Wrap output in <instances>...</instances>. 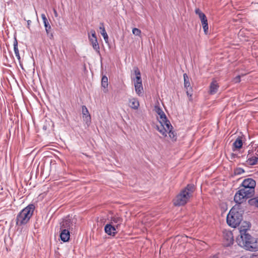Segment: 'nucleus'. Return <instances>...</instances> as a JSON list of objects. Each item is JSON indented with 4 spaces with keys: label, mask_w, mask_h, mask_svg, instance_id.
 Returning <instances> with one entry per match:
<instances>
[{
    "label": "nucleus",
    "mask_w": 258,
    "mask_h": 258,
    "mask_svg": "<svg viewBox=\"0 0 258 258\" xmlns=\"http://www.w3.org/2000/svg\"><path fill=\"white\" fill-rule=\"evenodd\" d=\"M249 258H258V254H256L254 253L252 254Z\"/></svg>",
    "instance_id": "obj_37"
},
{
    "label": "nucleus",
    "mask_w": 258,
    "mask_h": 258,
    "mask_svg": "<svg viewBox=\"0 0 258 258\" xmlns=\"http://www.w3.org/2000/svg\"><path fill=\"white\" fill-rule=\"evenodd\" d=\"M256 183L254 180L252 178L245 179L241 183V186L243 190L247 192V194H249L253 196L254 194V188Z\"/></svg>",
    "instance_id": "obj_5"
},
{
    "label": "nucleus",
    "mask_w": 258,
    "mask_h": 258,
    "mask_svg": "<svg viewBox=\"0 0 258 258\" xmlns=\"http://www.w3.org/2000/svg\"><path fill=\"white\" fill-rule=\"evenodd\" d=\"M230 156H231V159H234L236 157H237V155L236 154H234L233 153H231L230 154Z\"/></svg>",
    "instance_id": "obj_36"
},
{
    "label": "nucleus",
    "mask_w": 258,
    "mask_h": 258,
    "mask_svg": "<svg viewBox=\"0 0 258 258\" xmlns=\"http://www.w3.org/2000/svg\"><path fill=\"white\" fill-rule=\"evenodd\" d=\"M195 13L198 15L201 21V23L203 26L204 31L206 34H207L208 32V24L207 18L201 10L199 8H197L195 10Z\"/></svg>",
    "instance_id": "obj_9"
},
{
    "label": "nucleus",
    "mask_w": 258,
    "mask_h": 258,
    "mask_svg": "<svg viewBox=\"0 0 258 258\" xmlns=\"http://www.w3.org/2000/svg\"><path fill=\"white\" fill-rule=\"evenodd\" d=\"M155 111L159 115H160L161 114H162L164 112L162 109L158 106H155Z\"/></svg>",
    "instance_id": "obj_32"
},
{
    "label": "nucleus",
    "mask_w": 258,
    "mask_h": 258,
    "mask_svg": "<svg viewBox=\"0 0 258 258\" xmlns=\"http://www.w3.org/2000/svg\"><path fill=\"white\" fill-rule=\"evenodd\" d=\"M88 37L93 49L97 53L100 54V47L98 43L97 38L91 39V36L89 33H88Z\"/></svg>",
    "instance_id": "obj_17"
},
{
    "label": "nucleus",
    "mask_w": 258,
    "mask_h": 258,
    "mask_svg": "<svg viewBox=\"0 0 258 258\" xmlns=\"http://www.w3.org/2000/svg\"><path fill=\"white\" fill-rule=\"evenodd\" d=\"M35 209L33 204H30L21 210L16 218V224L17 225H23L28 223L32 217Z\"/></svg>",
    "instance_id": "obj_4"
},
{
    "label": "nucleus",
    "mask_w": 258,
    "mask_h": 258,
    "mask_svg": "<svg viewBox=\"0 0 258 258\" xmlns=\"http://www.w3.org/2000/svg\"><path fill=\"white\" fill-rule=\"evenodd\" d=\"M70 232L71 231L65 229L63 230H60V240L64 242H68L70 238Z\"/></svg>",
    "instance_id": "obj_14"
},
{
    "label": "nucleus",
    "mask_w": 258,
    "mask_h": 258,
    "mask_svg": "<svg viewBox=\"0 0 258 258\" xmlns=\"http://www.w3.org/2000/svg\"><path fill=\"white\" fill-rule=\"evenodd\" d=\"M82 112L83 114V118L87 125H89L91 122V115L89 111L85 105L82 106Z\"/></svg>",
    "instance_id": "obj_13"
},
{
    "label": "nucleus",
    "mask_w": 258,
    "mask_h": 258,
    "mask_svg": "<svg viewBox=\"0 0 258 258\" xmlns=\"http://www.w3.org/2000/svg\"><path fill=\"white\" fill-rule=\"evenodd\" d=\"M257 153H256V155H257V156H258V150H257Z\"/></svg>",
    "instance_id": "obj_42"
},
{
    "label": "nucleus",
    "mask_w": 258,
    "mask_h": 258,
    "mask_svg": "<svg viewBox=\"0 0 258 258\" xmlns=\"http://www.w3.org/2000/svg\"><path fill=\"white\" fill-rule=\"evenodd\" d=\"M244 172V170L240 167H237L234 170V173L235 175H240Z\"/></svg>",
    "instance_id": "obj_28"
},
{
    "label": "nucleus",
    "mask_w": 258,
    "mask_h": 258,
    "mask_svg": "<svg viewBox=\"0 0 258 258\" xmlns=\"http://www.w3.org/2000/svg\"><path fill=\"white\" fill-rule=\"evenodd\" d=\"M183 79H184V86L186 89V93L188 96L189 95L190 97L191 96V94H189V91L191 90V87H190V84L189 82V79L186 73L183 74Z\"/></svg>",
    "instance_id": "obj_15"
},
{
    "label": "nucleus",
    "mask_w": 258,
    "mask_h": 258,
    "mask_svg": "<svg viewBox=\"0 0 258 258\" xmlns=\"http://www.w3.org/2000/svg\"><path fill=\"white\" fill-rule=\"evenodd\" d=\"M118 228H116L112 224L108 223L104 227L105 232L108 235L115 236L117 233V230Z\"/></svg>",
    "instance_id": "obj_12"
},
{
    "label": "nucleus",
    "mask_w": 258,
    "mask_h": 258,
    "mask_svg": "<svg viewBox=\"0 0 258 258\" xmlns=\"http://www.w3.org/2000/svg\"><path fill=\"white\" fill-rule=\"evenodd\" d=\"M257 202H258V199H257ZM256 207H258V202L256 203Z\"/></svg>",
    "instance_id": "obj_41"
},
{
    "label": "nucleus",
    "mask_w": 258,
    "mask_h": 258,
    "mask_svg": "<svg viewBox=\"0 0 258 258\" xmlns=\"http://www.w3.org/2000/svg\"><path fill=\"white\" fill-rule=\"evenodd\" d=\"M257 202H257L256 198L251 199L249 200L248 201V203L250 205L254 206L255 207H256V203H257Z\"/></svg>",
    "instance_id": "obj_30"
},
{
    "label": "nucleus",
    "mask_w": 258,
    "mask_h": 258,
    "mask_svg": "<svg viewBox=\"0 0 258 258\" xmlns=\"http://www.w3.org/2000/svg\"><path fill=\"white\" fill-rule=\"evenodd\" d=\"M167 133L169 134V136L173 141H175L177 139L176 134L172 130L168 131Z\"/></svg>",
    "instance_id": "obj_26"
},
{
    "label": "nucleus",
    "mask_w": 258,
    "mask_h": 258,
    "mask_svg": "<svg viewBox=\"0 0 258 258\" xmlns=\"http://www.w3.org/2000/svg\"><path fill=\"white\" fill-rule=\"evenodd\" d=\"M27 27H28V28H29V26H30V25L31 23V20H28L27 21Z\"/></svg>",
    "instance_id": "obj_39"
},
{
    "label": "nucleus",
    "mask_w": 258,
    "mask_h": 258,
    "mask_svg": "<svg viewBox=\"0 0 258 258\" xmlns=\"http://www.w3.org/2000/svg\"><path fill=\"white\" fill-rule=\"evenodd\" d=\"M101 26L99 27L100 30H101V34L102 35L106 43H107L108 41V36L105 31L104 24L103 23H100Z\"/></svg>",
    "instance_id": "obj_19"
},
{
    "label": "nucleus",
    "mask_w": 258,
    "mask_h": 258,
    "mask_svg": "<svg viewBox=\"0 0 258 258\" xmlns=\"http://www.w3.org/2000/svg\"><path fill=\"white\" fill-rule=\"evenodd\" d=\"M41 17L43 20V23L48 21V20L47 19L46 16L44 14H42L41 15Z\"/></svg>",
    "instance_id": "obj_35"
},
{
    "label": "nucleus",
    "mask_w": 258,
    "mask_h": 258,
    "mask_svg": "<svg viewBox=\"0 0 258 258\" xmlns=\"http://www.w3.org/2000/svg\"><path fill=\"white\" fill-rule=\"evenodd\" d=\"M53 13H54V16H55V17H57V16H58V14H57V13L56 10L55 9H53Z\"/></svg>",
    "instance_id": "obj_38"
},
{
    "label": "nucleus",
    "mask_w": 258,
    "mask_h": 258,
    "mask_svg": "<svg viewBox=\"0 0 258 258\" xmlns=\"http://www.w3.org/2000/svg\"><path fill=\"white\" fill-rule=\"evenodd\" d=\"M219 85L217 81L215 80L213 81L210 85L209 93L211 95L216 94L218 90Z\"/></svg>",
    "instance_id": "obj_18"
},
{
    "label": "nucleus",
    "mask_w": 258,
    "mask_h": 258,
    "mask_svg": "<svg viewBox=\"0 0 258 258\" xmlns=\"http://www.w3.org/2000/svg\"><path fill=\"white\" fill-rule=\"evenodd\" d=\"M243 212L238 205L233 206L227 216L228 225L233 228L239 226L243 219Z\"/></svg>",
    "instance_id": "obj_2"
},
{
    "label": "nucleus",
    "mask_w": 258,
    "mask_h": 258,
    "mask_svg": "<svg viewBox=\"0 0 258 258\" xmlns=\"http://www.w3.org/2000/svg\"><path fill=\"white\" fill-rule=\"evenodd\" d=\"M135 88L136 93L140 96L142 93L143 90L142 83L135 82Z\"/></svg>",
    "instance_id": "obj_21"
},
{
    "label": "nucleus",
    "mask_w": 258,
    "mask_h": 258,
    "mask_svg": "<svg viewBox=\"0 0 258 258\" xmlns=\"http://www.w3.org/2000/svg\"><path fill=\"white\" fill-rule=\"evenodd\" d=\"M76 219H72L70 216L62 219L60 222V230L66 229L70 231H72L75 227Z\"/></svg>",
    "instance_id": "obj_7"
},
{
    "label": "nucleus",
    "mask_w": 258,
    "mask_h": 258,
    "mask_svg": "<svg viewBox=\"0 0 258 258\" xmlns=\"http://www.w3.org/2000/svg\"><path fill=\"white\" fill-rule=\"evenodd\" d=\"M249 223L243 222L239 227L240 235L236 238L237 244L246 250L255 252L258 251V238L252 237L248 233Z\"/></svg>",
    "instance_id": "obj_1"
},
{
    "label": "nucleus",
    "mask_w": 258,
    "mask_h": 258,
    "mask_svg": "<svg viewBox=\"0 0 258 258\" xmlns=\"http://www.w3.org/2000/svg\"><path fill=\"white\" fill-rule=\"evenodd\" d=\"M130 106L134 109H137L140 105L139 102L138 100V99L136 98H132L130 100Z\"/></svg>",
    "instance_id": "obj_20"
},
{
    "label": "nucleus",
    "mask_w": 258,
    "mask_h": 258,
    "mask_svg": "<svg viewBox=\"0 0 258 258\" xmlns=\"http://www.w3.org/2000/svg\"><path fill=\"white\" fill-rule=\"evenodd\" d=\"M195 190V186L192 184H188L177 195L173 201V204L175 206H181L185 205L192 196Z\"/></svg>",
    "instance_id": "obj_3"
},
{
    "label": "nucleus",
    "mask_w": 258,
    "mask_h": 258,
    "mask_svg": "<svg viewBox=\"0 0 258 258\" xmlns=\"http://www.w3.org/2000/svg\"><path fill=\"white\" fill-rule=\"evenodd\" d=\"M159 116H160V120H159V122L160 124L168 119L165 114L164 113V112H163L162 114V115L161 114L160 115H159Z\"/></svg>",
    "instance_id": "obj_29"
},
{
    "label": "nucleus",
    "mask_w": 258,
    "mask_h": 258,
    "mask_svg": "<svg viewBox=\"0 0 258 258\" xmlns=\"http://www.w3.org/2000/svg\"><path fill=\"white\" fill-rule=\"evenodd\" d=\"M43 24H44L45 30L46 32V34H47V36L48 37V38L50 39H51V40L53 39V34L52 32L51 27L50 25L49 24L48 21L47 22H44Z\"/></svg>",
    "instance_id": "obj_16"
},
{
    "label": "nucleus",
    "mask_w": 258,
    "mask_h": 258,
    "mask_svg": "<svg viewBox=\"0 0 258 258\" xmlns=\"http://www.w3.org/2000/svg\"><path fill=\"white\" fill-rule=\"evenodd\" d=\"M101 86L103 88L106 89L104 92H106L107 91V88L108 87V78L105 76H103L102 78Z\"/></svg>",
    "instance_id": "obj_23"
},
{
    "label": "nucleus",
    "mask_w": 258,
    "mask_h": 258,
    "mask_svg": "<svg viewBox=\"0 0 258 258\" xmlns=\"http://www.w3.org/2000/svg\"><path fill=\"white\" fill-rule=\"evenodd\" d=\"M14 50L15 52V54L17 57L18 60L20 59V56L19 54V51L18 47V41L17 40V38L15 37L14 38Z\"/></svg>",
    "instance_id": "obj_22"
},
{
    "label": "nucleus",
    "mask_w": 258,
    "mask_h": 258,
    "mask_svg": "<svg viewBox=\"0 0 258 258\" xmlns=\"http://www.w3.org/2000/svg\"><path fill=\"white\" fill-rule=\"evenodd\" d=\"M135 74L136 75V80H142L141 77V73L138 68H134Z\"/></svg>",
    "instance_id": "obj_27"
},
{
    "label": "nucleus",
    "mask_w": 258,
    "mask_h": 258,
    "mask_svg": "<svg viewBox=\"0 0 258 258\" xmlns=\"http://www.w3.org/2000/svg\"><path fill=\"white\" fill-rule=\"evenodd\" d=\"M156 130L160 132L164 137L167 136L168 131L172 130L173 127L169 120H166L160 125H156Z\"/></svg>",
    "instance_id": "obj_8"
},
{
    "label": "nucleus",
    "mask_w": 258,
    "mask_h": 258,
    "mask_svg": "<svg viewBox=\"0 0 258 258\" xmlns=\"http://www.w3.org/2000/svg\"><path fill=\"white\" fill-rule=\"evenodd\" d=\"M252 197L250 195L247 194V192L242 188L238 190L235 194L234 200L236 204L240 208V205L245 202L246 200Z\"/></svg>",
    "instance_id": "obj_6"
},
{
    "label": "nucleus",
    "mask_w": 258,
    "mask_h": 258,
    "mask_svg": "<svg viewBox=\"0 0 258 258\" xmlns=\"http://www.w3.org/2000/svg\"><path fill=\"white\" fill-rule=\"evenodd\" d=\"M132 32L133 34H134L136 36H140L141 34V30L136 28H134L133 29Z\"/></svg>",
    "instance_id": "obj_31"
},
{
    "label": "nucleus",
    "mask_w": 258,
    "mask_h": 258,
    "mask_svg": "<svg viewBox=\"0 0 258 258\" xmlns=\"http://www.w3.org/2000/svg\"><path fill=\"white\" fill-rule=\"evenodd\" d=\"M135 82H138L139 83H142V80H136Z\"/></svg>",
    "instance_id": "obj_40"
},
{
    "label": "nucleus",
    "mask_w": 258,
    "mask_h": 258,
    "mask_svg": "<svg viewBox=\"0 0 258 258\" xmlns=\"http://www.w3.org/2000/svg\"><path fill=\"white\" fill-rule=\"evenodd\" d=\"M90 33L91 34V39H95L97 38L96 35V32L93 29L91 30Z\"/></svg>",
    "instance_id": "obj_33"
},
{
    "label": "nucleus",
    "mask_w": 258,
    "mask_h": 258,
    "mask_svg": "<svg viewBox=\"0 0 258 258\" xmlns=\"http://www.w3.org/2000/svg\"><path fill=\"white\" fill-rule=\"evenodd\" d=\"M257 161L258 157H249L246 161L247 164L249 165H254L257 163Z\"/></svg>",
    "instance_id": "obj_24"
},
{
    "label": "nucleus",
    "mask_w": 258,
    "mask_h": 258,
    "mask_svg": "<svg viewBox=\"0 0 258 258\" xmlns=\"http://www.w3.org/2000/svg\"><path fill=\"white\" fill-rule=\"evenodd\" d=\"M224 245L228 247L233 243L234 239L233 234L231 231H227L224 233Z\"/></svg>",
    "instance_id": "obj_11"
},
{
    "label": "nucleus",
    "mask_w": 258,
    "mask_h": 258,
    "mask_svg": "<svg viewBox=\"0 0 258 258\" xmlns=\"http://www.w3.org/2000/svg\"><path fill=\"white\" fill-rule=\"evenodd\" d=\"M233 81L235 83H239L240 82V76H237L235 78H234Z\"/></svg>",
    "instance_id": "obj_34"
},
{
    "label": "nucleus",
    "mask_w": 258,
    "mask_h": 258,
    "mask_svg": "<svg viewBox=\"0 0 258 258\" xmlns=\"http://www.w3.org/2000/svg\"><path fill=\"white\" fill-rule=\"evenodd\" d=\"M110 224H112L116 228H119L122 224L123 219L120 215L118 214H112L110 217Z\"/></svg>",
    "instance_id": "obj_10"
},
{
    "label": "nucleus",
    "mask_w": 258,
    "mask_h": 258,
    "mask_svg": "<svg viewBox=\"0 0 258 258\" xmlns=\"http://www.w3.org/2000/svg\"><path fill=\"white\" fill-rule=\"evenodd\" d=\"M242 146V141L240 138H237L233 143V146L236 149H240Z\"/></svg>",
    "instance_id": "obj_25"
}]
</instances>
